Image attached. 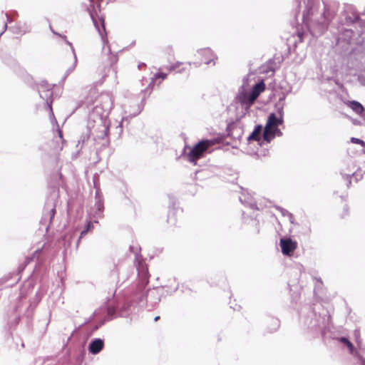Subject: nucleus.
Returning <instances> with one entry per match:
<instances>
[{"label": "nucleus", "mask_w": 365, "mask_h": 365, "mask_svg": "<svg viewBox=\"0 0 365 365\" xmlns=\"http://www.w3.org/2000/svg\"><path fill=\"white\" fill-rule=\"evenodd\" d=\"M317 0H307L306 9L303 12L302 21L308 26H318L321 31H323L327 26V19L325 16V7L323 11H318V6L316 4Z\"/></svg>", "instance_id": "f03ea898"}, {"label": "nucleus", "mask_w": 365, "mask_h": 365, "mask_svg": "<svg viewBox=\"0 0 365 365\" xmlns=\"http://www.w3.org/2000/svg\"><path fill=\"white\" fill-rule=\"evenodd\" d=\"M100 99L101 106H96L91 115V118H94L96 114L99 115L93 120L95 124L91 130L95 139H105L108 136L110 125L108 116L113 106V98L109 93L102 94Z\"/></svg>", "instance_id": "f257e3e1"}, {"label": "nucleus", "mask_w": 365, "mask_h": 365, "mask_svg": "<svg viewBox=\"0 0 365 365\" xmlns=\"http://www.w3.org/2000/svg\"><path fill=\"white\" fill-rule=\"evenodd\" d=\"M265 89V84L262 81L257 83H256L252 89V91L250 92V98H251V101H255L258 96H259V94L264 91Z\"/></svg>", "instance_id": "f3484780"}, {"label": "nucleus", "mask_w": 365, "mask_h": 365, "mask_svg": "<svg viewBox=\"0 0 365 365\" xmlns=\"http://www.w3.org/2000/svg\"><path fill=\"white\" fill-rule=\"evenodd\" d=\"M342 177L347 180V186H349L351 183V178L354 177L356 180L358 181L362 178L361 175H359L355 172H352V170H349V173H346L345 170H342L341 173Z\"/></svg>", "instance_id": "aec40b11"}, {"label": "nucleus", "mask_w": 365, "mask_h": 365, "mask_svg": "<svg viewBox=\"0 0 365 365\" xmlns=\"http://www.w3.org/2000/svg\"><path fill=\"white\" fill-rule=\"evenodd\" d=\"M349 106L357 114H361L364 110L362 105L356 101H350Z\"/></svg>", "instance_id": "4be33fe9"}, {"label": "nucleus", "mask_w": 365, "mask_h": 365, "mask_svg": "<svg viewBox=\"0 0 365 365\" xmlns=\"http://www.w3.org/2000/svg\"><path fill=\"white\" fill-rule=\"evenodd\" d=\"M184 71H185V68H183L180 69L178 72L181 73Z\"/></svg>", "instance_id": "a19ab883"}, {"label": "nucleus", "mask_w": 365, "mask_h": 365, "mask_svg": "<svg viewBox=\"0 0 365 365\" xmlns=\"http://www.w3.org/2000/svg\"><path fill=\"white\" fill-rule=\"evenodd\" d=\"M282 252L284 255L290 256L297 247V242L289 237L282 238L279 241Z\"/></svg>", "instance_id": "9d476101"}, {"label": "nucleus", "mask_w": 365, "mask_h": 365, "mask_svg": "<svg viewBox=\"0 0 365 365\" xmlns=\"http://www.w3.org/2000/svg\"><path fill=\"white\" fill-rule=\"evenodd\" d=\"M6 29H7V23H5L4 25V30L0 33V36L6 30Z\"/></svg>", "instance_id": "e433bc0d"}, {"label": "nucleus", "mask_w": 365, "mask_h": 365, "mask_svg": "<svg viewBox=\"0 0 365 365\" xmlns=\"http://www.w3.org/2000/svg\"><path fill=\"white\" fill-rule=\"evenodd\" d=\"M45 210H48V216L49 217V222L51 223L52 221V219L53 218L55 214H56V205L52 203L51 205H49L48 202L46 204Z\"/></svg>", "instance_id": "b1692460"}, {"label": "nucleus", "mask_w": 365, "mask_h": 365, "mask_svg": "<svg viewBox=\"0 0 365 365\" xmlns=\"http://www.w3.org/2000/svg\"><path fill=\"white\" fill-rule=\"evenodd\" d=\"M95 198L96 202L94 206L91 210V214L94 217H100L103 212L104 205L103 197L98 189L96 190Z\"/></svg>", "instance_id": "9b49d317"}, {"label": "nucleus", "mask_w": 365, "mask_h": 365, "mask_svg": "<svg viewBox=\"0 0 365 365\" xmlns=\"http://www.w3.org/2000/svg\"><path fill=\"white\" fill-rule=\"evenodd\" d=\"M62 38H64L66 40V43L70 46L72 53L73 55V58H74L73 63H72V65L71 66H69L68 68V69L66 71L65 78H66L71 72H73L74 71V69L76 66V64H77V56H76L75 49H74L72 43L70 41L66 40V36H64Z\"/></svg>", "instance_id": "a211bd4d"}, {"label": "nucleus", "mask_w": 365, "mask_h": 365, "mask_svg": "<svg viewBox=\"0 0 365 365\" xmlns=\"http://www.w3.org/2000/svg\"><path fill=\"white\" fill-rule=\"evenodd\" d=\"M6 18H7V21H8V22H11V20L10 19V18H9V16H8V14H6Z\"/></svg>", "instance_id": "58836bf2"}, {"label": "nucleus", "mask_w": 365, "mask_h": 365, "mask_svg": "<svg viewBox=\"0 0 365 365\" xmlns=\"http://www.w3.org/2000/svg\"><path fill=\"white\" fill-rule=\"evenodd\" d=\"M262 130V126L261 125H255L252 133L247 137V140H256L259 141L260 140V135Z\"/></svg>", "instance_id": "6ab92c4d"}, {"label": "nucleus", "mask_w": 365, "mask_h": 365, "mask_svg": "<svg viewBox=\"0 0 365 365\" xmlns=\"http://www.w3.org/2000/svg\"><path fill=\"white\" fill-rule=\"evenodd\" d=\"M104 347V341L100 338H96L91 341L88 344V351L93 354H98L100 353Z\"/></svg>", "instance_id": "f8f14e48"}, {"label": "nucleus", "mask_w": 365, "mask_h": 365, "mask_svg": "<svg viewBox=\"0 0 365 365\" xmlns=\"http://www.w3.org/2000/svg\"><path fill=\"white\" fill-rule=\"evenodd\" d=\"M93 227V223L91 222H88L85 227V229H88V231H90Z\"/></svg>", "instance_id": "f704fd0d"}, {"label": "nucleus", "mask_w": 365, "mask_h": 365, "mask_svg": "<svg viewBox=\"0 0 365 365\" xmlns=\"http://www.w3.org/2000/svg\"><path fill=\"white\" fill-rule=\"evenodd\" d=\"M284 99H285L284 96L283 97L280 98L279 100V102H278V105H281L282 103H284L283 101H284Z\"/></svg>", "instance_id": "c9c22d12"}, {"label": "nucleus", "mask_w": 365, "mask_h": 365, "mask_svg": "<svg viewBox=\"0 0 365 365\" xmlns=\"http://www.w3.org/2000/svg\"><path fill=\"white\" fill-rule=\"evenodd\" d=\"M306 322V324L308 328L312 330H316L317 329H320L322 327V319L320 316H317L316 314H312V317L310 319H307Z\"/></svg>", "instance_id": "2eb2a0df"}, {"label": "nucleus", "mask_w": 365, "mask_h": 365, "mask_svg": "<svg viewBox=\"0 0 365 365\" xmlns=\"http://www.w3.org/2000/svg\"><path fill=\"white\" fill-rule=\"evenodd\" d=\"M200 55L203 56L202 61L205 64H210L213 62L215 63V59L217 58L215 54L210 48H203L198 51Z\"/></svg>", "instance_id": "4468645a"}, {"label": "nucleus", "mask_w": 365, "mask_h": 365, "mask_svg": "<svg viewBox=\"0 0 365 365\" xmlns=\"http://www.w3.org/2000/svg\"><path fill=\"white\" fill-rule=\"evenodd\" d=\"M88 232V229H84L83 230L81 231V235L80 237H78V240H77V246L78 245L80 241H81V239L85 236L87 233Z\"/></svg>", "instance_id": "72a5a7b5"}, {"label": "nucleus", "mask_w": 365, "mask_h": 365, "mask_svg": "<svg viewBox=\"0 0 365 365\" xmlns=\"http://www.w3.org/2000/svg\"><path fill=\"white\" fill-rule=\"evenodd\" d=\"M272 327L270 329V331H275L279 327V321L276 318H272L270 319Z\"/></svg>", "instance_id": "bb28decb"}, {"label": "nucleus", "mask_w": 365, "mask_h": 365, "mask_svg": "<svg viewBox=\"0 0 365 365\" xmlns=\"http://www.w3.org/2000/svg\"><path fill=\"white\" fill-rule=\"evenodd\" d=\"M237 99L239 102L245 106H250L252 104L254 103L255 101H252L250 98V92H246L243 87L241 88V89L239 91V93L237 95Z\"/></svg>", "instance_id": "ddd939ff"}, {"label": "nucleus", "mask_w": 365, "mask_h": 365, "mask_svg": "<svg viewBox=\"0 0 365 365\" xmlns=\"http://www.w3.org/2000/svg\"><path fill=\"white\" fill-rule=\"evenodd\" d=\"M144 297H145L144 294H142L140 296V300L142 301L144 299Z\"/></svg>", "instance_id": "79ce46f5"}, {"label": "nucleus", "mask_w": 365, "mask_h": 365, "mask_svg": "<svg viewBox=\"0 0 365 365\" xmlns=\"http://www.w3.org/2000/svg\"><path fill=\"white\" fill-rule=\"evenodd\" d=\"M128 304L125 302H118L114 306L108 307L107 317L108 320L113 319L117 317H125L128 314Z\"/></svg>", "instance_id": "0eeeda50"}, {"label": "nucleus", "mask_w": 365, "mask_h": 365, "mask_svg": "<svg viewBox=\"0 0 365 365\" xmlns=\"http://www.w3.org/2000/svg\"><path fill=\"white\" fill-rule=\"evenodd\" d=\"M284 120L282 118L277 117V114L272 113L269 115L267 120L263 131V139L268 138V133H271V130L279 125H282Z\"/></svg>", "instance_id": "1a4fd4ad"}, {"label": "nucleus", "mask_w": 365, "mask_h": 365, "mask_svg": "<svg viewBox=\"0 0 365 365\" xmlns=\"http://www.w3.org/2000/svg\"><path fill=\"white\" fill-rule=\"evenodd\" d=\"M181 64V62H177L176 63L170 65L169 67H168V69L169 70V71H175L178 68H179Z\"/></svg>", "instance_id": "7c9ffc66"}, {"label": "nucleus", "mask_w": 365, "mask_h": 365, "mask_svg": "<svg viewBox=\"0 0 365 365\" xmlns=\"http://www.w3.org/2000/svg\"><path fill=\"white\" fill-rule=\"evenodd\" d=\"M240 200L242 204L249 206L252 209H258L253 196L250 193L245 194L242 192V195L240 196Z\"/></svg>", "instance_id": "dca6fc26"}, {"label": "nucleus", "mask_w": 365, "mask_h": 365, "mask_svg": "<svg viewBox=\"0 0 365 365\" xmlns=\"http://www.w3.org/2000/svg\"><path fill=\"white\" fill-rule=\"evenodd\" d=\"M268 138L264 139L267 143H270V141L276 136H282V132L277 128H275L271 130V133H268Z\"/></svg>", "instance_id": "393cba45"}, {"label": "nucleus", "mask_w": 365, "mask_h": 365, "mask_svg": "<svg viewBox=\"0 0 365 365\" xmlns=\"http://www.w3.org/2000/svg\"><path fill=\"white\" fill-rule=\"evenodd\" d=\"M315 279L317 280V283H319V284H322V281L320 278L319 279L315 278Z\"/></svg>", "instance_id": "4c0bfd02"}, {"label": "nucleus", "mask_w": 365, "mask_h": 365, "mask_svg": "<svg viewBox=\"0 0 365 365\" xmlns=\"http://www.w3.org/2000/svg\"><path fill=\"white\" fill-rule=\"evenodd\" d=\"M361 365H365V359H361Z\"/></svg>", "instance_id": "ea45409f"}, {"label": "nucleus", "mask_w": 365, "mask_h": 365, "mask_svg": "<svg viewBox=\"0 0 365 365\" xmlns=\"http://www.w3.org/2000/svg\"><path fill=\"white\" fill-rule=\"evenodd\" d=\"M89 4L87 6V11L92 19L93 24L98 31L99 35L101 36V39L103 41V52L107 53L108 55L110 53V48L108 45V40L106 37L103 36V33L106 32L105 28V22L104 19L101 15H100L101 12V5L98 0H88Z\"/></svg>", "instance_id": "7ed1b4c3"}, {"label": "nucleus", "mask_w": 365, "mask_h": 365, "mask_svg": "<svg viewBox=\"0 0 365 365\" xmlns=\"http://www.w3.org/2000/svg\"><path fill=\"white\" fill-rule=\"evenodd\" d=\"M343 16L345 18L344 21L343 22V24L349 25L350 24L355 23L356 21H357L359 20V16L354 13H352L351 15H349L346 13H344L343 14Z\"/></svg>", "instance_id": "5701e85b"}, {"label": "nucleus", "mask_w": 365, "mask_h": 365, "mask_svg": "<svg viewBox=\"0 0 365 365\" xmlns=\"http://www.w3.org/2000/svg\"><path fill=\"white\" fill-rule=\"evenodd\" d=\"M136 269L138 271V277L140 282L139 291L142 292V290L148 283L149 280L148 267L144 262L140 261L136 258Z\"/></svg>", "instance_id": "6e6552de"}, {"label": "nucleus", "mask_w": 365, "mask_h": 365, "mask_svg": "<svg viewBox=\"0 0 365 365\" xmlns=\"http://www.w3.org/2000/svg\"><path fill=\"white\" fill-rule=\"evenodd\" d=\"M213 145L212 141L209 140H202L197 143L190 151L187 155L188 160L193 163L194 165L197 164V160L201 158L204 153L207 150V149Z\"/></svg>", "instance_id": "39448f33"}, {"label": "nucleus", "mask_w": 365, "mask_h": 365, "mask_svg": "<svg viewBox=\"0 0 365 365\" xmlns=\"http://www.w3.org/2000/svg\"><path fill=\"white\" fill-rule=\"evenodd\" d=\"M159 319H160V317H159V316H158V317H155L154 320L156 322V321H158Z\"/></svg>", "instance_id": "37998d69"}, {"label": "nucleus", "mask_w": 365, "mask_h": 365, "mask_svg": "<svg viewBox=\"0 0 365 365\" xmlns=\"http://www.w3.org/2000/svg\"><path fill=\"white\" fill-rule=\"evenodd\" d=\"M38 90L40 97L46 101V108L49 110V116L51 123L57 124V120L54 116L51 107L53 86L48 84L46 81H42L38 86Z\"/></svg>", "instance_id": "20e7f679"}, {"label": "nucleus", "mask_w": 365, "mask_h": 365, "mask_svg": "<svg viewBox=\"0 0 365 365\" xmlns=\"http://www.w3.org/2000/svg\"><path fill=\"white\" fill-rule=\"evenodd\" d=\"M354 36V31L351 29H342L341 38L346 42H350Z\"/></svg>", "instance_id": "412c9836"}, {"label": "nucleus", "mask_w": 365, "mask_h": 365, "mask_svg": "<svg viewBox=\"0 0 365 365\" xmlns=\"http://www.w3.org/2000/svg\"><path fill=\"white\" fill-rule=\"evenodd\" d=\"M284 103H282L281 105H277V117L282 118L284 120Z\"/></svg>", "instance_id": "c85d7f7f"}, {"label": "nucleus", "mask_w": 365, "mask_h": 365, "mask_svg": "<svg viewBox=\"0 0 365 365\" xmlns=\"http://www.w3.org/2000/svg\"><path fill=\"white\" fill-rule=\"evenodd\" d=\"M277 209L280 212V213L286 217L287 216L290 220L293 217V215L292 213H290L288 210L282 208V207H277Z\"/></svg>", "instance_id": "cd10ccee"}, {"label": "nucleus", "mask_w": 365, "mask_h": 365, "mask_svg": "<svg viewBox=\"0 0 365 365\" xmlns=\"http://www.w3.org/2000/svg\"><path fill=\"white\" fill-rule=\"evenodd\" d=\"M339 341L346 345L350 352L352 353L354 350V346L352 343L346 337L341 336L339 339Z\"/></svg>", "instance_id": "a878e982"}, {"label": "nucleus", "mask_w": 365, "mask_h": 365, "mask_svg": "<svg viewBox=\"0 0 365 365\" xmlns=\"http://www.w3.org/2000/svg\"><path fill=\"white\" fill-rule=\"evenodd\" d=\"M351 143H354L360 144V145H361L362 146H364V145H365V142H364V141H363L362 140L359 139V138H351Z\"/></svg>", "instance_id": "2f4dec72"}, {"label": "nucleus", "mask_w": 365, "mask_h": 365, "mask_svg": "<svg viewBox=\"0 0 365 365\" xmlns=\"http://www.w3.org/2000/svg\"><path fill=\"white\" fill-rule=\"evenodd\" d=\"M168 74L164 73H157L154 75V78L157 79L160 78L161 79L164 80L167 78Z\"/></svg>", "instance_id": "473e14b6"}, {"label": "nucleus", "mask_w": 365, "mask_h": 365, "mask_svg": "<svg viewBox=\"0 0 365 365\" xmlns=\"http://www.w3.org/2000/svg\"><path fill=\"white\" fill-rule=\"evenodd\" d=\"M124 116L123 120L128 117H135L138 115L141 110L142 107L138 104V99L131 98L126 100L122 104Z\"/></svg>", "instance_id": "423d86ee"}, {"label": "nucleus", "mask_w": 365, "mask_h": 365, "mask_svg": "<svg viewBox=\"0 0 365 365\" xmlns=\"http://www.w3.org/2000/svg\"><path fill=\"white\" fill-rule=\"evenodd\" d=\"M58 140H59V142L61 143V144H59V151H61L63 148V133H62V131L60 130V129H58Z\"/></svg>", "instance_id": "c756f323"}]
</instances>
